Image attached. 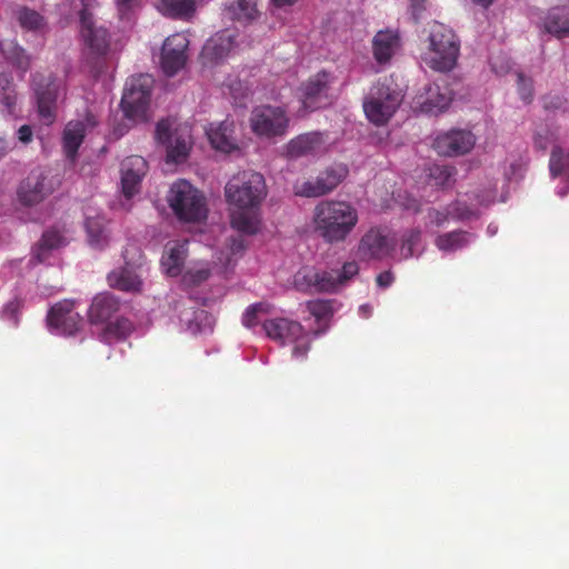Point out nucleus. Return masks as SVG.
<instances>
[{
    "instance_id": "nucleus-21",
    "label": "nucleus",
    "mask_w": 569,
    "mask_h": 569,
    "mask_svg": "<svg viewBox=\"0 0 569 569\" xmlns=\"http://www.w3.org/2000/svg\"><path fill=\"white\" fill-rule=\"evenodd\" d=\"M453 92L446 84L431 83L418 98V104L427 114H439L445 112L451 104Z\"/></svg>"
},
{
    "instance_id": "nucleus-58",
    "label": "nucleus",
    "mask_w": 569,
    "mask_h": 569,
    "mask_svg": "<svg viewBox=\"0 0 569 569\" xmlns=\"http://www.w3.org/2000/svg\"><path fill=\"white\" fill-rule=\"evenodd\" d=\"M477 138L476 136L465 130V154L468 153L476 146Z\"/></svg>"
},
{
    "instance_id": "nucleus-50",
    "label": "nucleus",
    "mask_w": 569,
    "mask_h": 569,
    "mask_svg": "<svg viewBox=\"0 0 569 569\" xmlns=\"http://www.w3.org/2000/svg\"><path fill=\"white\" fill-rule=\"evenodd\" d=\"M140 6L139 0H116V7L121 18L133 13Z\"/></svg>"
},
{
    "instance_id": "nucleus-24",
    "label": "nucleus",
    "mask_w": 569,
    "mask_h": 569,
    "mask_svg": "<svg viewBox=\"0 0 569 569\" xmlns=\"http://www.w3.org/2000/svg\"><path fill=\"white\" fill-rule=\"evenodd\" d=\"M119 307L120 303L113 295L109 292L99 293L92 299L88 310V319L92 325L104 328L119 311Z\"/></svg>"
},
{
    "instance_id": "nucleus-59",
    "label": "nucleus",
    "mask_w": 569,
    "mask_h": 569,
    "mask_svg": "<svg viewBox=\"0 0 569 569\" xmlns=\"http://www.w3.org/2000/svg\"><path fill=\"white\" fill-rule=\"evenodd\" d=\"M372 312V308L369 305H362L359 307V315L362 318H369Z\"/></svg>"
},
{
    "instance_id": "nucleus-55",
    "label": "nucleus",
    "mask_w": 569,
    "mask_h": 569,
    "mask_svg": "<svg viewBox=\"0 0 569 569\" xmlns=\"http://www.w3.org/2000/svg\"><path fill=\"white\" fill-rule=\"evenodd\" d=\"M490 64L492 71L497 74H503L508 72L511 68L509 60H506L503 63L499 64V57H495L490 59Z\"/></svg>"
},
{
    "instance_id": "nucleus-12",
    "label": "nucleus",
    "mask_w": 569,
    "mask_h": 569,
    "mask_svg": "<svg viewBox=\"0 0 569 569\" xmlns=\"http://www.w3.org/2000/svg\"><path fill=\"white\" fill-rule=\"evenodd\" d=\"M34 90L39 119L49 126L57 117V100L64 94L63 81L52 76L43 77L36 82Z\"/></svg>"
},
{
    "instance_id": "nucleus-10",
    "label": "nucleus",
    "mask_w": 569,
    "mask_h": 569,
    "mask_svg": "<svg viewBox=\"0 0 569 569\" xmlns=\"http://www.w3.org/2000/svg\"><path fill=\"white\" fill-rule=\"evenodd\" d=\"M249 123L257 137L272 140L288 132L290 119L282 107L266 104L251 111Z\"/></svg>"
},
{
    "instance_id": "nucleus-37",
    "label": "nucleus",
    "mask_w": 569,
    "mask_h": 569,
    "mask_svg": "<svg viewBox=\"0 0 569 569\" xmlns=\"http://www.w3.org/2000/svg\"><path fill=\"white\" fill-rule=\"evenodd\" d=\"M549 170L552 177L569 172V150L555 146L550 154Z\"/></svg>"
},
{
    "instance_id": "nucleus-61",
    "label": "nucleus",
    "mask_w": 569,
    "mask_h": 569,
    "mask_svg": "<svg viewBox=\"0 0 569 569\" xmlns=\"http://www.w3.org/2000/svg\"><path fill=\"white\" fill-rule=\"evenodd\" d=\"M478 216H479L478 209H469V208L465 207V213H463L465 220L470 219L472 217L477 218Z\"/></svg>"
},
{
    "instance_id": "nucleus-29",
    "label": "nucleus",
    "mask_w": 569,
    "mask_h": 569,
    "mask_svg": "<svg viewBox=\"0 0 569 569\" xmlns=\"http://www.w3.org/2000/svg\"><path fill=\"white\" fill-rule=\"evenodd\" d=\"M197 0H158V11L169 18L190 21L197 11Z\"/></svg>"
},
{
    "instance_id": "nucleus-54",
    "label": "nucleus",
    "mask_w": 569,
    "mask_h": 569,
    "mask_svg": "<svg viewBox=\"0 0 569 569\" xmlns=\"http://www.w3.org/2000/svg\"><path fill=\"white\" fill-rule=\"evenodd\" d=\"M551 143V139L549 138V132L546 130L545 133L537 132L535 136V147L540 150H547L549 144Z\"/></svg>"
},
{
    "instance_id": "nucleus-13",
    "label": "nucleus",
    "mask_w": 569,
    "mask_h": 569,
    "mask_svg": "<svg viewBox=\"0 0 569 569\" xmlns=\"http://www.w3.org/2000/svg\"><path fill=\"white\" fill-rule=\"evenodd\" d=\"M236 30L226 29L210 37L201 51L200 60L204 68H213L227 60L239 47Z\"/></svg>"
},
{
    "instance_id": "nucleus-33",
    "label": "nucleus",
    "mask_w": 569,
    "mask_h": 569,
    "mask_svg": "<svg viewBox=\"0 0 569 569\" xmlns=\"http://www.w3.org/2000/svg\"><path fill=\"white\" fill-rule=\"evenodd\" d=\"M88 243L96 250H103L110 241L106 220L102 217H90L86 219Z\"/></svg>"
},
{
    "instance_id": "nucleus-57",
    "label": "nucleus",
    "mask_w": 569,
    "mask_h": 569,
    "mask_svg": "<svg viewBox=\"0 0 569 569\" xmlns=\"http://www.w3.org/2000/svg\"><path fill=\"white\" fill-rule=\"evenodd\" d=\"M393 274L389 271L382 272L377 277V284L380 288H388L393 282Z\"/></svg>"
},
{
    "instance_id": "nucleus-41",
    "label": "nucleus",
    "mask_w": 569,
    "mask_h": 569,
    "mask_svg": "<svg viewBox=\"0 0 569 569\" xmlns=\"http://www.w3.org/2000/svg\"><path fill=\"white\" fill-rule=\"evenodd\" d=\"M18 19L22 28L31 31H40L46 26V21L41 14L26 8L19 11Z\"/></svg>"
},
{
    "instance_id": "nucleus-52",
    "label": "nucleus",
    "mask_w": 569,
    "mask_h": 569,
    "mask_svg": "<svg viewBox=\"0 0 569 569\" xmlns=\"http://www.w3.org/2000/svg\"><path fill=\"white\" fill-rule=\"evenodd\" d=\"M18 303L10 302L2 310V318L8 321L11 326L16 327L19 322L18 319Z\"/></svg>"
},
{
    "instance_id": "nucleus-28",
    "label": "nucleus",
    "mask_w": 569,
    "mask_h": 569,
    "mask_svg": "<svg viewBox=\"0 0 569 569\" xmlns=\"http://www.w3.org/2000/svg\"><path fill=\"white\" fill-rule=\"evenodd\" d=\"M110 287L126 292H140L142 290V278L137 267L127 263L108 274Z\"/></svg>"
},
{
    "instance_id": "nucleus-63",
    "label": "nucleus",
    "mask_w": 569,
    "mask_h": 569,
    "mask_svg": "<svg viewBox=\"0 0 569 569\" xmlns=\"http://www.w3.org/2000/svg\"><path fill=\"white\" fill-rule=\"evenodd\" d=\"M8 149V143L2 138H0V158L7 153Z\"/></svg>"
},
{
    "instance_id": "nucleus-1",
    "label": "nucleus",
    "mask_w": 569,
    "mask_h": 569,
    "mask_svg": "<svg viewBox=\"0 0 569 569\" xmlns=\"http://www.w3.org/2000/svg\"><path fill=\"white\" fill-rule=\"evenodd\" d=\"M230 206V223L237 231L253 236L261 230L260 206L267 196L264 178L258 172H242L224 188Z\"/></svg>"
},
{
    "instance_id": "nucleus-19",
    "label": "nucleus",
    "mask_w": 569,
    "mask_h": 569,
    "mask_svg": "<svg viewBox=\"0 0 569 569\" xmlns=\"http://www.w3.org/2000/svg\"><path fill=\"white\" fill-rule=\"evenodd\" d=\"M329 149V140L320 132L300 134L286 146L287 154L291 158L319 157Z\"/></svg>"
},
{
    "instance_id": "nucleus-22",
    "label": "nucleus",
    "mask_w": 569,
    "mask_h": 569,
    "mask_svg": "<svg viewBox=\"0 0 569 569\" xmlns=\"http://www.w3.org/2000/svg\"><path fill=\"white\" fill-rule=\"evenodd\" d=\"M206 133L211 147L221 153H232L239 150L238 140L234 137V123L224 120L219 123H211Z\"/></svg>"
},
{
    "instance_id": "nucleus-15",
    "label": "nucleus",
    "mask_w": 569,
    "mask_h": 569,
    "mask_svg": "<svg viewBox=\"0 0 569 569\" xmlns=\"http://www.w3.org/2000/svg\"><path fill=\"white\" fill-rule=\"evenodd\" d=\"M188 47L189 38L186 33H174L166 39L161 52V68L167 76H173L184 67Z\"/></svg>"
},
{
    "instance_id": "nucleus-20",
    "label": "nucleus",
    "mask_w": 569,
    "mask_h": 569,
    "mask_svg": "<svg viewBox=\"0 0 569 569\" xmlns=\"http://www.w3.org/2000/svg\"><path fill=\"white\" fill-rule=\"evenodd\" d=\"M97 124L98 120L90 111H88L82 119L71 120L67 123L62 137L63 149L67 157H74L84 136L91 132Z\"/></svg>"
},
{
    "instance_id": "nucleus-36",
    "label": "nucleus",
    "mask_w": 569,
    "mask_h": 569,
    "mask_svg": "<svg viewBox=\"0 0 569 569\" xmlns=\"http://www.w3.org/2000/svg\"><path fill=\"white\" fill-rule=\"evenodd\" d=\"M0 50L11 63L22 71H26L30 63L29 56L13 39H3L0 41Z\"/></svg>"
},
{
    "instance_id": "nucleus-4",
    "label": "nucleus",
    "mask_w": 569,
    "mask_h": 569,
    "mask_svg": "<svg viewBox=\"0 0 569 569\" xmlns=\"http://www.w3.org/2000/svg\"><path fill=\"white\" fill-rule=\"evenodd\" d=\"M166 201L174 217L184 223H201L208 217L204 193L184 179H178L169 187Z\"/></svg>"
},
{
    "instance_id": "nucleus-38",
    "label": "nucleus",
    "mask_w": 569,
    "mask_h": 569,
    "mask_svg": "<svg viewBox=\"0 0 569 569\" xmlns=\"http://www.w3.org/2000/svg\"><path fill=\"white\" fill-rule=\"evenodd\" d=\"M211 274V269L207 261H194L183 274V281L187 284H199L206 281Z\"/></svg>"
},
{
    "instance_id": "nucleus-40",
    "label": "nucleus",
    "mask_w": 569,
    "mask_h": 569,
    "mask_svg": "<svg viewBox=\"0 0 569 569\" xmlns=\"http://www.w3.org/2000/svg\"><path fill=\"white\" fill-rule=\"evenodd\" d=\"M132 331V323L124 318L114 317L103 328L106 339L122 338Z\"/></svg>"
},
{
    "instance_id": "nucleus-56",
    "label": "nucleus",
    "mask_w": 569,
    "mask_h": 569,
    "mask_svg": "<svg viewBox=\"0 0 569 569\" xmlns=\"http://www.w3.org/2000/svg\"><path fill=\"white\" fill-rule=\"evenodd\" d=\"M17 137L22 143H29L32 140V130L30 126H21L17 131Z\"/></svg>"
},
{
    "instance_id": "nucleus-48",
    "label": "nucleus",
    "mask_w": 569,
    "mask_h": 569,
    "mask_svg": "<svg viewBox=\"0 0 569 569\" xmlns=\"http://www.w3.org/2000/svg\"><path fill=\"white\" fill-rule=\"evenodd\" d=\"M543 108L548 111H566L568 101L560 94H546L542 99Z\"/></svg>"
},
{
    "instance_id": "nucleus-27",
    "label": "nucleus",
    "mask_w": 569,
    "mask_h": 569,
    "mask_svg": "<svg viewBox=\"0 0 569 569\" xmlns=\"http://www.w3.org/2000/svg\"><path fill=\"white\" fill-rule=\"evenodd\" d=\"M400 49V38L397 31L381 30L372 39V52L376 61L387 63Z\"/></svg>"
},
{
    "instance_id": "nucleus-44",
    "label": "nucleus",
    "mask_w": 569,
    "mask_h": 569,
    "mask_svg": "<svg viewBox=\"0 0 569 569\" xmlns=\"http://www.w3.org/2000/svg\"><path fill=\"white\" fill-rule=\"evenodd\" d=\"M0 102L4 104L7 111L12 113L17 102V94L7 77H0Z\"/></svg>"
},
{
    "instance_id": "nucleus-34",
    "label": "nucleus",
    "mask_w": 569,
    "mask_h": 569,
    "mask_svg": "<svg viewBox=\"0 0 569 569\" xmlns=\"http://www.w3.org/2000/svg\"><path fill=\"white\" fill-rule=\"evenodd\" d=\"M461 143L462 132L459 129H452L439 134L433 146L439 154L451 157L459 154Z\"/></svg>"
},
{
    "instance_id": "nucleus-26",
    "label": "nucleus",
    "mask_w": 569,
    "mask_h": 569,
    "mask_svg": "<svg viewBox=\"0 0 569 569\" xmlns=\"http://www.w3.org/2000/svg\"><path fill=\"white\" fill-rule=\"evenodd\" d=\"M329 81L330 77L327 72H319L302 86L299 98L303 113L320 107Z\"/></svg>"
},
{
    "instance_id": "nucleus-25",
    "label": "nucleus",
    "mask_w": 569,
    "mask_h": 569,
    "mask_svg": "<svg viewBox=\"0 0 569 569\" xmlns=\"http://www.w3.org/2000/svg\"><path fill=\"white\" fill-rule=\"evenodd\" d=\"M81 36L91 50L96 54H106L110 48V37L102 26H96L92 18L86 13L81 16Z\"/></svg>"
},
{
    "instance_id": "nucleus-42",
    "label": "nucleus",
    "mask_w": 569,
    "mask_h": 569,
    "mask_svg": "<svg viewBox=\"0 0 569 569\" xmlns=\"http://www.w3.org/2000/svg\"><path fill=\"white\" fill-rule=\"evenodd\" d=\"M462 242V234L460 231H451L440 234L436 239L437 248L443 253H451L458 250Z\"/></svg>"
},
{
    "instance_id": "nucleus-39",
    "label": "nucleus",
    "mask_w": 569,
    "mask_h": 569,
    "mask_svg": "<svg viewBox=\"0 0 569 569\" xmlns=\"http://www.w3.org/2000/svg\"><path fill=\"white\" fill-rule=\"evenodd\" d=\"M270 307L267 303H254L252 306H249L243 316H242V323L247 328H253L258 323L266 321L263 319L267 315H269Z\"/></svg>"
},
{
    "instance_id": "nucleus-32",
    "label": "nucleus",
    "mask_w": 569,
    "mask_h": 569,
    "mask_svg": "<svg viewBox=\"0 0 569 569\" xmlns=\"http://www.w3.org/2000/svg\"><path fill=\"white\" fill-rule=\"evenodd\" d=\"M68 241L69 238L60 230H48L43 233L39 244L33 249V257L39 262H44L48 260L51 251L66 246Z\"/></svg>"
},
{
    "instance_id": "nucleus-2",
    "label": "nucleus",
    "mask_w": 569,
    "mask_h": 569,
    "mask_svg": "<svg viewBox=\"0 0 569 569\" xmlns=\"http://www.w3.org/2000/svg\"><path fill=\"white\" fill-rule=\"evenodd\" d=\"M358 221L357 208L347 201H321L312 216L316 232L328 243L343 242Z\"/></svg>"
},
{
    "instance_id": "nucleus-47",
    "label": "nucleus",
    "mask_w": 569,
    "mask_h": 569,
    "mask_svg": "<svg viewBox=\"0 0 569 569\" xmlns=\"http://www.w3.org/2000/svg\"><path fill=\"white\" fill-rule=\"evenodd\" d=\"M528 160L519 156L512 160L509 167L505 170V177L508 181H519L523 178L527 171Z\"/></svg>"
},
{
    "instance_id": "nucleus-3",
    "label": "nucleus",
    "mask_w": 569,
    "mask_h": 569,
    "mask_svg": "<svg viewBox=\"0 0 569 569\" xmlns=\"http://www.w3.org/2000/svg\"><path fill=\"white\" fill-rule=\"evenodd\" d=\"M459 53V36L448 26L436 22L430 27L420 61L435 71L449 72L457 66Z\"/></svg>"
},
{
    "instance_id": "nucleus-5",
    "label": "nucleus",
    "mask_w": 569,
    "mask_h": 569,
    "mask_svg": "<svg viewBox=\"0 0 569 569\" xmlns=\"http://www.w3.org/2000/svg\"><path fill=\"white\" fill-rule=\"evenodd\" d=\"M359 271L356 262H347L341 269H318L306 266L293 276V284L300 291L336 292Z\"/></svg>"
},
{
    "instance_id": "nucleus-11",
    "label": "nucleus",
    "mask_w": 569,
    "mask_h": 569,
    "mask_svg": "<svg viewBox=\"0 0 569 569\" xmlns=\"http://www.w3.org/2000/svg\"><path fill=\"white\" fill-rule=\"evenodd\" d=\"M397 239L387 227H372L361 237L357 254L361 260H382L395 250Z\"/></svg>"
},
{
    "instance_id": "nucleus-23",
    "label": "nucleus",
    "mask_w": 569,
    "mask_h": 569,
    "mask_svg": "<svg viewBox=\"0 0 569 569\" xmlns=\"http://www.w3.org/2000/svg\"><path fill=\"white\" fill-rule=\"evenodd\" d=\"M188 256V242L171 240L166 243L160 259V269L168 277L181 274Z\"/></svg>"
},
{
    "instance_id": "nucleus-18",
    "label": "nucleus",
    "mask_w": 569,
    "mask_h": 569,
    "mask_svg": "<svg viewBox=\"0 0 569 569\" xmlns=\"http://www.w3.org/2000/svg\"><path fill=\"white\" fill-rule=\"evenodd\" d=\"M52 191L48 176L42 169H37L21 182L18 189V199L24 206H33L41 202Z\"/></svg>"
},
{
    "instance_id": "nucleus-46",
    "label": "nucleus",
    "mask_w": 569,
    "mask_h": 569,
    "mask_svg": "<svg viewBox=\"0 0 569 569\" xmlns=\"http://www.w3.org/2000/svg\"><path fill=\"white\" fill-rule=\"evenodd\" d=\"M307 309L317 322L327 321L332 315L330 303L323 300L308 302Z\"/></svg>"
},
{
    "instance_id": "nucleus-64",
    "label": "nucleus",
    "mask_w": 569,
    "mask_h": 569,
    "mask_svg": "<svg viewBox=\"0 0 569 569\" xmlns=\"http://www.w3.org/2000/svg\"><path fill=\"white\" fill-rule=\"evenodd\" d=\"M567 193H568V189H566V190H560V191H559V194H560L561 197L566 196Z\"/></svg>"
},
{
    "instance_id": "nucleus-35",
    "label": "nucleus",
    "mask_w": 569,
    "mask_h": 569,
    "mask_svg": "<svg viewBox=\"0 0 569 569\" xmlns=\"http://www.w3.org/2000/svg\"><path fill=\"white\" fill-rule=\"evenodd\" d=\"M247 243L241 236L231 237L217 257L223 269L232 267L244 253Z\"/></svg>"
},
{
    "instance_id": "nucleus-60",
    "label": "nucleus",
    "mask_w": 569,
    "mask_h": 569,
    "mask_svg": "<svg viewBox=\"0 0 569 569\" xmlns=\"http://www.w3.org/2000/svg\"><path fill=\"white\" fill-rule=\"evenodd\" d=\"M298 0H272V3L276 7L282 8V7H289L297 2Z\"/></svg>"
},
{
    "instance_id": "nucleus-30",
    "label": "nucleus",
    "mask_w": 569,
    "mask_h": 569,
    "mask_svg": "<svg viewBox=\"0 0 569 569\" xmlns=\"http://www.w3.org/2000/svg\"><path fill=\"white\" fill-rule=\"evenodd\" d=\"M223 16L246 26L259 17L257 2L256 0H233L226 6Z\"/></svg>"
},
{
    "instance_id": "nucleus-62",
    "label": "nucleus",
    "mask_w": 569,
    "mask_h": 569,
    "mask_svg": "<svg viewBox=\"0 0 569 569\" xmlns=\"http://www.w3.org/2000/svg\"><path fill=\"white\" fill-rule=\"evenodd\" d=\"M495 0H472V2L476 4V6H479L481 7L482 9H488L492 3H493Z\"/></svg>"
},
{
    "instance_id": "nucleus-43",
    "label": "nucleus",
    "mask_w": 569,
    "mask_h": 569,
    "mask_svg": "<svg viewBox=\"0 0 569 569\" xmlns=\"http://www.w3.org/2000/svg\"><path fill=\"white\" fill-rule=\"evenodd\" d=\"M421 251L420 233L418 231H409L406 233L400 247L401 259H408Z\"/></svg>"
},
{
    "instance_id": "nucleus-53",
    "label": "nucleus",
    "mask_w": 569,
    "mask_h": 569,
    "mask_svg": "<svg viewBox=\"0 0 569 569\" xmlns=\"http://www.w3.org/2000/svg\"><path fill=\"white\" fill-rule=\"evenodd\" d=\"M428 4V0H410V11L418 18L427 10Z\"/></svg>"
},
{
    "instance_id": "nucleus-14",
    "label": "nucleus",
    "mask_w": 569,
    "mask_h": 569,
    "mask_svg": "<svg viewBox=\"0 0 569 569\" xmlns=\"http://www.w3.org/2000/svg\"><path fill=\"white\" fill-rule=\"evenodd\" d=\"M74 301L63 300L56 303L48 313V327L57 333L72 336L80 330L82 318L74 309Z\"/></svg>"
},
{
    "instance_id": "nucleus-6",
    "label": "nucleus",
    "mask_w": 569,
    "mask_h": 569,
    "mask_svg": "<svg viewBox=\"0 0 569 569\" xmlns=\"http://www.w3.org/2000/svg\"><path fill=\"white\" fill-rule=\"evenodd\" d=\"M266 335L281 343L291 345V357L293 360H303L310 349V335L295 320L279 317L263 321Z\"/></svg>"
},
{
    "instance_id": "nucleus-45",
    "label": "nucleus",
    "mask_w": 569,
    "mask_h": 569,
    "mask_svg": "<svg viewBox=\"0 0 569 569\" xmlns=\"http://www.w3.org/2000/svg\"><path fill=\"white\" fill-rule=\"evenodd\" d=\"M497 196V188L495 183H489L479 191L468 192V199L472 202L476 201L479 206H489L492 203Z\"/></svg>"
},
{
    "instance_id": "nucleus-16",
    "label": "nucleus",
    "mask_w": 569,
    "mask_h": 569,
    "mask_svg": "<svg viewBox=\"0 0 569 569\" xmlns=\"http://www.w3.org/2000/svg\"><path fill=\"white\" fill-rule=\"evenodd\" d=\"M348 168L335 164L315 181H306L297 187V193L305 197H320L332 191L346 177Z\"/></svg>"
},
{
    "instance_id": "nucleus-8",
    "label": "nucleus",
    "mask_w": 569,
    "mask_h": 569,
    "mask_svg": "<svg viewBox=\"0 0 569 569\" xmlns=\"http://www.w3.org/2000/svg\"><path fill=\"white\" fill-rule=\"evenodd\" d=\"M402 101L400 91L385 83L373 86L363 101L367 119L376 126L386 124Z\"/></svg>"
},
{
    "instance_id": "nucleus-7",
    "label": "nucleus",
    "mask_w": 569,
    "mask_h": 569,
    "mask_svg": "<svg viewBox=\"0 0 569 569\" xmlns=\"http://www.w3.org/2000/svg\"><path fill=\"white\" fill-rule=\"evenodd\" d=\"M154 137L158 143L166 147L168 162L181 163L187 160L193 143L191 129L187 123L159 121Z\"/></svg>"
},
{
    "instance_id": "nucleus-31",
    "label": "nucleus",
    "mask_w": 569,
    "mask_h": 569,
    "mask_svg": "<svg viewBox=\"0 0 569 569\" xmlns=\"http://www.w3.org/2000/svg\"><path fill=\"white\" fill-rule=\"evenodd\" d=\"M543 26L547 32L557 38L569 37V3L550 9Z\"/></svg>"
},
{
    "instance_id": "nucleus-51",
    "label": "nucleus",
    "mask_w": 569,
    "mask_h": 569,
    "mask_svg": "<svg viewBox=\"0 0 569 569\" xmlns=\"http://www.w3.org/2000/svg\"><path fill=\"white\" fill-rule=\"evenodd\" d=\"M97 0H71V7L73 10L79 11V17L86 13L89 18L91 17L90 10L94 7Z\"/></svg>"
},
{
    "instance_id": "nucleus-17",
    "label": "nucleus",
    "mask_w": 569,
    "mask_h": 569,
    "mask_svg": "<svg viewBox=\"0 0 569 569\" xmlns=\"http://www.w3.org/2000/svg\"><path fill=\"white\" fill-rule=\"evenodd\" d=\"M147 171V161L140 156H131L122 161L120 182L122 194L127 199H131L140 191L141 182Z\"/></svg>"
},
{
    "instance_id": "nucleus-9",
    "label": "nucleus",
    "mask_w": 569,
    "mask_h": 569,
    "mask_svg": "<svg viewBox=\"0 0 569 569\" xmlns=\"http://www.w3.org/2000/svg\"><path fill=\"white\" fill-rule=\"evenodd\" d=\"M152 83L153 80L149 74L131 77L127 81L121 99V107L128 120L140 122L148 119Z\"/></svg>"
},
{
    "instance_id": "nucleus-49",
    "label": "nucleus",
    "mask_w": 569,
    "mask_h": 569,
    "mask_svg": "<svg viewBox=\"0 0 569 569\" xmlns=\"http://www.w3.org/2000/svg\"><path fill=\"white\" fill-rule=\"evenodd\" d=\"M517 78H518V92H519L521 99L526 103H530L532 100V94H533L531 79L526 78L525 74L521 72L517 73Z\"/></svg>"
}]
</instances>
